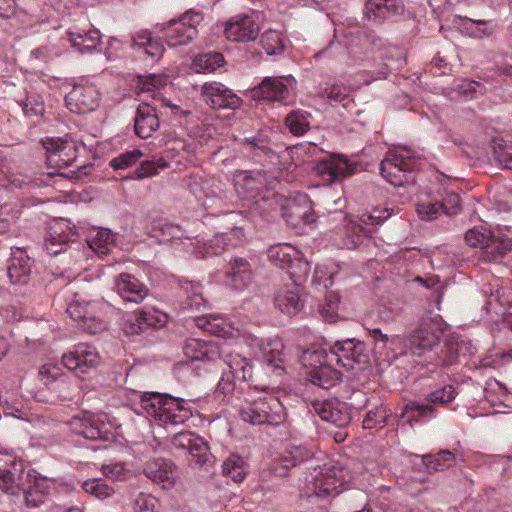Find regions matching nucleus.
<instances>
[{"instance_id": "1", "label": "nucleus", "mask_w": 512, "mask_h": 512, "mask_svg": "<svg viewBox=\"0 0 512 512\" xmlns=\"http://www.w3.org/2000/svg\"><path fill=\"white\" fill-rule=\"evenodd\" d=\"M0 489L12 495H23L30 508L43 503L50 491L47 479L37 477L34 470H25L22 460L0 452Z\"/></svg>"}, {"instance_id": "2", "label": "nucleus", "mask_w": 512, "mask_h": 512, "mask_svg": "<svg viewBox=\"0 0 512 512\" xmlns=\"http://www.w3.org/2000/svg\"><path fill=\"white\" fill-rule=\"evenodd\" d=\"M134 411L165 428L176 427L190 419V409L184 407V399L171 397L167 393H135Z\"/></svg>"}, {"instance_id": "3", "label": "nucleus", "mask_w": 512, "mask_h": 512, "mask_svg": "<svg viewBox=\"0 0 512 512\" xmlns=\"http://www.w3.org/2000/svg\"><path fill=\"white\" fill-rule=\"evenodd\" d=\"M244 399L247 406L240 410L239 415L246 423H276L283 417L284 408L281 401L265 387L248 386Z\"/></svg>"}, {"instance_id": "4", "label": "nucleus", "mask_w": 512, "mask_h": 512, "mask_svg": "<svg viewBox=\"0 0 512 512\" xmlns=\"http://www.w3.org/2000/svg\"><path fill=\"white\" fill-rule=\"evenodd\" d=\"M417 168V157L408 147L389 151L380 163V172L393 186L401 187L410 181V172Z\"/></svg>"}, {"instance_id": "5", "label": "nucleus", "mask_w": 512, "mask_h": 512, "mask_svg": "<svg viewBox=\"0 0 512 512\" xmlns=\"http://www.w3.org/2000/svg\"><path fill=\"white\" fill-rule=\"evenodd\" d=\"M267 257L277 267L287 269L295 282L307 277L311 269L309 263L303 260L302 253L288 243L274 244L268 248Z\"/></svg>"}, {"instance_id": "6", "label": "nucleus", "mask_w": 512, "mask_h": 512, "mask_svg": "<svg viewBox=\"0 0 512 512\" xmlns=\"http://www.w3.org/2000/svg\"><path fill=\"white\" fill-rule=\"evenodd\" d=\"M203 21L199 12L186 11L177 20L175 18L162 25L167 45L178 47L188 45L198 35L197 27Z\"/></svg>"}, {"instance_id": "7", "label": "nucleus", "mask_w": 512, "mask_h": 512, "mask_svg": "<svg viewBox=\"0 0 512 512\" xmlns=\"http://www.w3.org/2000/svg\"><path fill=\"white\" fill-rule=\"evenodd\" d=\"M338 473L341 470L334 466L313 468L307 477V495H315L318 498H332L339 494L343 479Z\"/></svg>"}, {"instance_id": "8", "label": "nucleus", "mask_w": 512, "mask_h": 512, "mask_svg": "<svg viewBox=\"0 0 512 512\" xmlns=\"http://www.w3.org/2000/svg\"><path fill=\"white\" fill-rule=\"evenodd\" d=\"M46 150V160L51 167L65 168L77 162L80 148L83 145L69 136L50 137L43 141Z\"/></svg>"}, {"instance_id": "9", "label": "nucleus", "mask_w": 512, "mask_h": 512, "mask_svg": "<svg viewBox=\"0 0 512 512\" xmlns=\"http://www.w3.org/2000/svg\"><path fill=\"white\" fill-rule=\"evenodd\" d=\"M464 240L470 247L482 249L488 261L503 257L510 247L507 238L495 236L485 226L471 228L465 233Z\"/></svg>"}, {"instance_id": "10", "label": "nucleus", "mask_w": 512, "mask_h": 512, "mask_svg": "<svg viewBox=\"0 0 512 512\" xmlns=\"http://www.w3.org/2000/svg\"><path fill=\"white\" fill-rule=\"evenodd\" d=\"M329 361L333 360L347 370L354 369L356 364L364 367L369 363V353L363 342L356 338H347L335 342L330 350Z\"/></svg>"}, {"instance_id": "11", "label": "nucleus", "mask_w": 512, "mask_h": 512, "mask_svg": "<svg viewBox=\"0 0 512 512\" xmlns=\"http://www.w3.org/2000/svg\"><path fill=\"white\" fill-rule=\"evenodd\" d=\"M442 330L438 322L431 319L430 327H420L408 336L404 341V353L422 357L440 343Z\"/></svg>"}, {"instance_id": "12", "label": "nucleus", "mask_w": 512, "mask_h": 512, "mask_svg": "<svg viewBox=\"0 0 512 512\" xmlns=\"http://www.w3.org/2000/svg\"><path fill=\"white\" fill-rule=\"evenodd\" d=\"M100 93L93 83L82 81L75 83L66 95V106L74 113H87L99 107Z\"/></svg>"}, {"instance_id": "13", "label": "nucleus", "mask_w": 512, "mask_h": 512, "mask_svg": "<svg viewBox=\"0 0 512 512\" xmlns=\"http://www.w3.org/2000/svg\"><path fill=\"white\" fill-rule=\"evenodd\" d=\"M101 304L91 302H71L66 308L67 315L80 322L83 329L90 333H99L106 328L103 319L99 317Z\"/></svg>"}, {"instance_id": "14", "label": "nucleus", "mask_w": 512, "mask_h": 512, "mask_svg": "<svg viewBox=\"0 0 512 512\" xmlns=\"http://www.w3.org/2000/svg\"><path fill=\"white\" fill-rule=\"evenodd\" d=\"M70 430L82 435L87 439H108L110 424L106 422V416L98 414H84L82 417L75 416L69 421Z\"/></svg>"}, {"instance_id": "15", "label": "nucleus", "mask_w": 512, "mask_h": 512, "mask_svg": "<svg viewBox=\"0 0 512 512\" xmlns=\"http://www.w3.org/2000/svg\"><path fill=\"white\" fill-rule=\"evenodd\" d=\"M203 101L214 109H236L242 100L235 92L221 82H206L201 88Z\"/></svg>"}, {"instance_id": "16", "label": "nucleus", "mask_w": 512, "mask_h": 512, "mask_svg": "<svg viewBox=\"0 0 512 512\" xmlns=\"http://www.w3.org/2000/svg\"><path fill=\"white\" fill-rule=\"evenodd\" d=\"M62 364L64 367L82 375L98 366L99 354L91 344L79 343L73 351L63 355Z\"/></svg>"}, {"instance_id": "17", "label": "nucleus", "mask_w": 512, "mask_h": 512, "mask_svg": "<svg viewBox=\"0 0 512 512\" xmlns=\"http://www.w3.org/2000/svg\"><path fill=\"white\" fill-rule=\"evenodd\" d=\"M312 407L321 419L341 429L346 428L352 419L348 404L338 399H327L321 402L317 400L312 403Z\"/></svg>"}, {"instance_id": "18", "label": "nucleus", "mask_w": 512, "mask_h": 512, "mask_svg": "<svg viewBox=\"0 0 512 512\" xmlns=\"http://www.w3.org/2000/svg\"><path fill=\"white\" fill-rule=\"evenodd\" d=\"M146 478L158 484L162 489H171L175 486L176 468L170 459L155 458L148 460L143 468Z\"/></svg>"}, {"instance_id": "19", "label": "nucleus", "mask_w": 512, "mask_h": 512, "mask_svg": "<svg viewBox=\"0 0 512 512\" xmlns=\"http://www.w3.org/2000/svg\"><path fill=\"white\" fill-rule=\"evenodd\" d=\"M224 32L230 41H254L259 36V25L251 15H236L227 21Z\"/></svg>"}, {"instance_id": "20", "label": "nucleus", "mask_w": 512, "mask_h": 512, "mask_svg": "<svg viewBox=\"0 0 512 512\" xmlns=\"http://www.w3.org/2000/svg\"><path fill=\"white\" fill-rule=\"evenodd\" d=\"M254 99L265 101H278L286 103L290 96V90L281 77H265L258 86L251 90Z\"/></svg>"}, {"instance_id": "21", "label": "nucleus", "mask_w": 512, "mask_h": 512, "mask_svg": "<svg viewBox=\"0 0 512 512\" xmlns=\"http://www.w3.org/2000/svg\"><path fill=\"white\" fill-rule=\"evenodd\" d=\"M311 450L304 446H296V444H289L278 460L271 466V472L278 476H285L288 474L289 469L296 467L302 461L312 458Z\"/></svg>"}, {"instance_id": "22", "label": "nucleus", "mask_w": 512, "mask_h": 512, "mask_svg": "<svg viewBox=\"0 0 512 512\" xmlns=\"http://www.w3.org/2000/svg\"><path fill=\"white\" fill-rule=\"evenodd\" d=\"M115 288L126 302L141 303L147 297L149 289L138 278L128 273L115 278Z\"/></svg>"}, {"instance_id": "23", "label": "nucleus", "mask_w": 512, "mask_h": 512, "mask_svg": "<svg viewBox=\"0 0 512 512\" xmlns=\"http://www.w3.org/2000/svg\"><path fill=\"white\" fill-rule=\"evenodd\" d=\"M159 123V116L155 107L147 102L138 105L134 117V132L138 137H151L157 131Z\"/></svg>"}, {"instance_id": "24", "label": "nucleus", "mask_w": 512, "mask_h": 512, "mask_svg": "<svg viewBox=\"0 0 512 512\" xmlns=\"http://www.w3.org/2000/svg\"><path fill=\"white\" fill-rule=\"evenodd\" d=\"M183 352L186 358L190 360H206L213 362V360L222 357L221 348L216 342L202 341V339H188L183 347Z\"/></svg>"}, {"instance_id": "25", "label": "nucleus", "mask_w": 512, "mask_h": 512, "mask_svg": "<svg viewBox=\"0 0 512 512\" xmlns=\"http://www.w3.org/2000/svg\"><path fill=\"white\" fill-rule=\"evenodd\" d=\"M31 263L26 251L17 248L12 252L7 268L10 282L13 284H25L30 278Z\"/></svg>"}, {"instance_id": "26", "label": "nucleus", "mask_w": 512, "mask_h": 512, "mask_svg": "<svg viewBox=\"0 0 512 512\" xmlns=\"http://www.w3.org/2000/svg\"><path fill=\"white\" fill-rule=\"evenodd\" d=\"M253 273L251 263L242 257L230 261V272L226 274V283L236 290H243L251 283Z\"/></svg>"}, {"instance_id": "27", "label": "nucleus", "mask_w": 512, "mask_h": 512, "mask_svg": "<svg viewBox=\"0 0 512 512\" xmlns=\"http://www.w3.org/2000/svg\"><path fill=\"white\" fill-rule=\"evenodd\" d=\"M68 39L73 47L81 52H93L101 45V34L97 28H89L88 30H80V28H72L68 31Z\"/></svg>"}, {"instance_id": "28", "label": "nucleus", "mask_w": 512, "mask_h": 512, "mask_svg": "<svg viewBox=\"0 0 512 512\" xmlns=\"http://www.w3.org/2000/svg\"><path fill=\"white\" fill-rule=\"evenodd\" d=\"M223 360L229 368V374L240 382H247L252 377V365L247 358L239 353L224 352L221 349Z\"/></svg>"}, {"instance_id": "29", "label": "nucleus", "mask_w": 512, "mask_h": 512, "mask_svg": "<svg viewBox=\"0 0 512 512\" xmlns=\"http://www.w3.org/2000/svg\"><path fill=\"white\" fill-rule=\"evenodd\" d=\"M274 304L280 312L295 315L302 309L304 301L300 296L299 288L282 289V291L276 294Z\"/></svg>"}, {"instance_id": "30", "label": "nucleus", "mask_w": 512, "mask_h": 512, "mask_svg": "<svg viewBox=\"0 0 512 512\" xmlns=\"http://www.w3.org/2000/svg\"><path fill=\"white\" fill-rule=\"evenodd\" d=\"M308 380L319 388L330 389L335 387L341 380V373L332 368L330 364H321L311 369L308 373Z\"/></svg>"}, {"instance_id": "31", "label": "nucleus", "mask_w": 512, "mask_h": 512, "mask_svg": "<svg viewBox=\"0 0 512 512\" xmlns=\"http://www.w3.org/2000/svg\"><path fill=\"white\" fill-rule=\"evenodd\" d=\"M132 47L141 48L151 59L163 56L164 47L159 40H155L149 31L136 32L132 37Z\"/></svg>"}, {"instance_id": "32", "label": "nucleus", "mask_w": 512, "mask_h": 512, "mask_svg": "<svg viewBox=\"0 0 512 512\" xmlns=\"http://www.w3.org/2000/svg\"><path fill=\"white\" fill-rule=\"evenodd\" d=\"M64 222H57L50 228V235L45 239L44 247L49 254H59L66 251L68 242L71 239V232L63 233Z\"/></svg>"}, {"instance_id": "33", "label": "nucleus", "mask_w": 512, "mask_h": 512, "mask_svg": "<svg viewBox=\"0 0 512 512\" xmlns=\"http://www.w3.org/2000/svg\"><path fill=\"white\" fill-rule=\"evenodd\" d=\"M241 237H243V232L242 230H239V228H236L230 233L215 234L207 245L206 253L216 255L221 254L226 251L227 248L235 247V245L240 242Z\"/></svg>"}, {"instance_id": "34", "label": "nucleus", "mask_w": 512, "mask_h": 512, "mask_svg": "<svg viewBox=\"0 0 512 512\" xmlns=\"http://www.w3.org/2000/svg\"><path fill=\"white\" fill-rule=\"evenodd\" d=\"M247 463L238 454H230L222 463V474L230 478L234 483H241L247 475Z\"/></svg>"}, {"instance_id": "35", "label": "nucleus", "mask_w": 512, "mask_h": 512, "mask_svg": "<svg viewBox=\"0 0 512 512\" xmlns=\"http://www.w3.org/2000/svg\"><path fill=\"white\" fill-rule=\"evenodd\" d=\"M150 234L160 243H169L174 241V239H181L184 236V232L180 226L162 221L153 223Z\"/></svg>"}, {"instance_id": "36", "label": "nucleus", "mask_w": 512, "mask_h": 512, "mask_svg": "<svg viewBox=\"0 0 512 512\" xmlns=\"http://www.w3.org/2000/svg\"><path fill=\"white\" fill-rule=\"evenodd\" d=\"M311 119L310 112L294 110L286 116L285 124L294 136H303L310 128Z\"/></svg>"}, {"instance_id": "37", "label": "nucleus", "mask_w": 512, "mask_h": 512, "mask_svg": "<svg viewBox=\"0 0 512 512\" xmlns=\"http://www.w3.org/2000/svg\"><path fill=\"white\" fill-rule=\"evenodd\" d=\"M316 171L323 177H327L329 181L346 176L348 174V163L344 160H336L329 158L328 160L319 161Z\"/></svg>"}, {"instance_id": "38", "label": "nucleus", "mask_w": 512, "mask_h": 512, "mask_svg": "<svg viewBox=\"0 0 512 512\" xmlns=\"http://www.w3.org/2000/svg\"><path fill=\"white\" fill-rule=\"evenodd\" d=\"M283 348L284 346L280 341H273L263 344L260 348V357L262 362L266 363L269 367L282 369V362L284 357Z\"/></svg>"}, {"instance_id": "39", "label": "nucleus", "mask_w": 512, "mask_h": 512, "mask_svg": "<svg viewBox=\"0 0 512 512\" xmlns=\"http://www.w3.org/2000/svg\"><path fill=\"white\" fill-rule=\"evenodd\" d=\"M224 57L220 52H206L195 56L192 67L195 72L209 73L224 65Z\"/></svg>"}, {"instance_id": "40", "label": "nucleus", "mask_w": 512, "mask_h": 512, "mask_svg": "<svg viewBox=\"0 0 512 512\" xmlns=\"http://www.w3.org/2000/svg\"><path fill=\"white\" fill-rule=\"evenodd\" d=\"M194 323L198 328L205 329L207 332L225 337L228 334L227 323L220 316L215 314H204L201 317L194 318Z\"/></svg>"}, {"instance_id": "41", "label": "nucleus", "mask_w": 512, "mask_h": 512, "mask_svg": "<svg viewBox=\"0 0 512 512\" xmlns=\"http://www.w3.org/2000/svg\"><path fill=\"white\" fill-rule=\"evenodd\" d=\"M456 457L450 450L444 449L436 454H426L423 457V463L428 470H444L452 467Z\"/></svg>"}, {"instance_id": "42", "label": "nucleus", "mask_w": 512, "mask_h": 512, "mask_svg": "<svg viewBox=\"0 0 512 512\" xmlns=\"http://www.w3.org/2000/svg\"><path fill=\"white\" fill-rule=\"evenodd\" d=\"M367 7L369 11L378 13L380 16H385V11L388 15H402L405 11L402 0H368Z\"/></svg>"}, {"instance_id": "43", "label": "nucleus", "mask_w": 512, "mask_h": 512, "mask_svg": "<svg viewBox=\"0 0 512 512\" xmlns=\"http://www.w3.org/2000/svg\"><path fill=\"white\" fill-rule=\"evenodd\" d=\"M366 234L364 228L356 222H349L345 228V234L342 239L341 247L354 249L364 242Z\"/></svg>"}, {"instance_id": "44", "label": "nucleus", "mask_w": 512, "mask_h": 512, "mask_svg": "<svg viewBox=\"0 0 512 512\" xmlns=\"http://www.w3.org/2000/svg\"><path fill=\"white\" fill-rule=\"evenodd\" d=\"M340 296L336 292H329L325 296V302L320 304L319 313L325 322L333 323L338 318Z\"/></svg>"}, {"instance_id": "45", "label": "nucleus", "mask_w": 512, "mask_h": 512, "mask_svg": "<svg viewBox=\"0 0 512 512\" xmlns=\"http://www.w3.org/2000/svg\"><path fill=\"white\" fill-rule=\"evenodd\" d=\"M493 157L504 168L512 169V142L495 140L492 144Z\"/></svg>"}, {"instance_id": "46", "label": "nucleus", "mask_w": 512, "mask_h": 512, "mask_svg": "<svg viewBox=\"0 0 512 512\" xmlns=\"http://www.w3.org/2000/svg\"><path fill=\"white\" fill-rule=\"evenodd\" d=\"M82 488L97 499H107L115 494V489L101 479H88L82 484Z\"/></svg>"}, {"instance_id": "47", "label": "nucleus", "mask_w": 512, "mask_h": 512, "mask_svg": "<svg viewBox=\"0 0 512 512\" xmlns=\"http://www.w3.org/2000/svg\"><path fill=\"white\" fill-rule=\"evenodd\" d=\"M59 55V52L54 46L45 45L33 48L29 53V63L33 67L45 65Z\"/></svg>"}, {"instance_id": "48", "label": "nucleus", "mask_w": 512, "mask_h": 512, "mask_svg": "<svg viewBox=\"0 0 512 512\" xmlns=\"http://www.w3.org/2000/svg\"><path fill=\"white\" fill-rule=\"evenodd\" d=\"M433 407L430 404H420L417 402H408L405 404L404 409L401 413V418L408 417L410 424L414 420H419L426 415L433 414Z\"/></svg>"}, {"instance_id": "49", "label": "nucleus", "mask_w": 512, "mask_h": 512, "mask_svg": "<svg viewBox=\"0 0 512 512\" xmlns=\"http://www.w3.org/2000/svg\"><path fill=\"white\" fill-rule=\"evenodd\" d=\"M388 417L389 413L384 407H377L375 409L369 410L363 420V428H383L387 423Z\"/></svg>"}, {"instance_id": "50", "label": "nucleus", "mask_w": 512, "mask_h": 512, "mask_svg": "<svg viewBox=\"0 0 512 512\" xmlns=\"http://www.w3.org/2000/svg\"><path fill=\"white\" fill-rule=\"evenodd\" d=\"M114 241V234L106 230V228H102V230L97 232L95 238L92 239L90 246L99 254H107L110 244Z\"/></svg>"}, {"instance_id": "51", "label": "nucleus", "mask_w": 512, "mask_h": 512, "mask_svg": "<svg viewBox=\"0 0 512 512\" xmlns=\"http://www.w3.org/2000/svg\"><path fill=\"white\" fill-rule=\"evenodd\" d=\"M189 453L192 457L197 459L196 462L198 464L207 463V461H209L211 458L207 442H205L203 438L196 436V434H194Z\"/></svg>"}, {"instance_id": "52", "label": "nucleus", "mask_w": 512, "mask_h": 512, "mask_svg": "<svg viewBox=\"0 0 512 512\" xmlns=\"http://www.w3.org/2000/svg\"><path fill=\"white\" fill-rule=\"evenodd\" d=\"M23 111L25 115L28 117H38L42 116L45 112V105L41 98L38 95H29L22 103Z\"/></svg>"}, {"instance_id": "53", "label": "nucleus", "mask_w": 512, "mask_h": 512, "mask_svg": "<svg viewBox=\"0 0 512 512\" xmlns=\"http://www.w3.org/2000/svg\"><path fill=\"white\" fill-rule=\"evenodd\" d=\"M261 43L268 55H275L283 49V42L277 31H266L261 37Z\"/></svg>"}, {"instance_id": "54", "label": "nucleus", "mask_w": 512, "mask_h": 512, "mask_svg": "<svg viewBox=\"0 0 512 512\" xmlns=\"http://www.w3.org/2000/svg\"><path fill=\"white\" fill-rule=\"evenodd\" d=\"M142 152L139 150L126 151L121 153L118 157H114L110 161V165L114 169H124L127 167H131L132 164L139 161L140 157H142Z\"/></svg>"}, {"instance_id": "55", "label": "nucleus", "mask_w": 512, "mask_h": 512, "mask_svg": "<svg viewBox=\"0 0 512 512\" xmlns=\"http://www.w3.org/2000/svg\"><path fill=\"white\" fill-rule=\"evenodd\" d=\"M167 83L166 76L163 75H155V73H151L147 76H139L138 77V88L141 91L150 92L155 88H160L165 86Z\"/></svg>"}, {"instance_id": "56", "label": "nucleus", "mask_w": 512, "mask_h": 512, "mask_svg": "<svg viewBox=\"0 0 512 512\" xmlns=\"http://www.w3.org/2000/svg\"><path fill=\"white\" fill-rule=\"evenodd\" d=\"M416 212L424 221H433L441 214L440 202H420L416 206Z\"/></svg>"}, {"instance_id": "57", "label": "nucleus", "mask_w": 512, "mask_h": 512, "mask_svg": "<svg viewBox=\"0 0 512 512\" xmlns=\"http://www.w3.org/2000/svg\"><path fill=\"white\" fill-rule=\"evenodd\" d=\"M158 499L151 494L139 493L134 499V510L136 512H156Z\"/></svg>"}, {"instance_id": "58", "label": "nucleus", "mask_w": 512, "mask_h": 512, "mask_svg": "<svg viewBox=\"0 0 512 512\" xmlns=\"http://www.w3.org/2000/svg\"><path fill=\"white\" fill-rule=\"evenodd\" d=\"M455 398V391L453 386H446L441 389L428 394V401L430 403L445 404Z\"/></svg>"}, {"instance_id": "59", "label": "nucleus", "mask_w": 512, "mask_h": 512, "mask_svg": "<svg viewBox=\"0 0 512 512\" xmlns=\"http://www.w3.org/2000/svg\"><path fill=\"white\" fill-rule=\"evenodd\" d=\"M441 204V212L445 214H457L461 209L460 197L457 193H448L443 198Z\"/></svg>"}, {"instance_id": "60", "label": "nucleus", "mask_w": 512, "mask_h": 512, "mask_svg": "<svg viewBox=\"0 0 512 512\" xmlns=\"http://www.w3.org/2000/svg\"><path fill=\"white\" fill-rule=\"evenodd\" d=\"M61 369L57 364L46 363L39 371V378L45 385L55 382L60 375Z\"/></svg>"}, {"instance_id": "61", "label": "nucleus", "mask_w": 512, "mask_h": 512, "mask_svg": "<svg viewBox=\"0 0 512 512\" xmlns=\"http://www.w3.org/2000/svg\"><path fill=\"white\" fill-rule=\"evenodd\" d=\"M102 472L106 475L107 478L115 481L124 480L127 475V470L123 463H115L109 464L108 466H103Z\"/></svg>"}, {"instance_id": "62", "label": "nucleus", "mask_w": 512, "mask_h": 512, "mask_svg": "<svg viewBox=\"0 0 512 512\" xmlns=\"http://www.w3.org/2000/svg\"><path fill=\"white\" fill-rule=\"evenodd\" d=\"M256 207L262 213L270 214V212H274L279 207V202L277 200L276 195L270 194V196H263L256 201Z\"/></svg>"}, {"instance_id": "63", "label": "nucleus", "mask_w": 512, "mask_h": 512, "mask_svg": "<svg viewBox=\"0 0 512 512\" xmlns=\"http://www.w3.org/2000/svg\"><path fill=\"white\" fill-rule=\"evenodd\" d=\"M194 435L195 433L191 432H180L175 434L172 438L173 447L178 449H187L190 451Z\"/></svg>"}, {"instance_id": "64", "label": "nucleus", "mask_w": 512, "mask_h": 512, "mask_svg": "<svg viewBox=\"0 0 512 512\" xmlns=\"http://www.w3.org/2000/svg\"><path fill=\"white\" fill-rule=\"evenodd\" d=\"M142 319V327L143 330L145 328L157 327V325H162L163 322V314H159L156 311H148L140 313Z\"/></svg>"}]
</instances>
